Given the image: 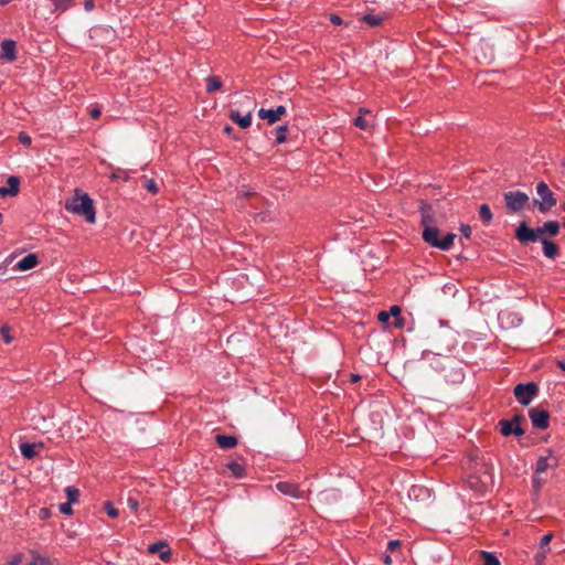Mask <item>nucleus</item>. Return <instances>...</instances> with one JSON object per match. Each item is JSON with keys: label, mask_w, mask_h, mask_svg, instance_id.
<instances>
[{"label": "nucleus", "mask_w": 565, "mask_h": 565, "mask_svg": "<svg viewBox=\"0 0 565 565\" xmlns=\"http://www.w3.org/2000/svg\"><path fill=\"white\" fill-rule=\"evenodd\" d=\"M141 181H142L141 186L143 189H146L148 192H150L151 194L154 195L159 192V184L154 179H147L143 177L141 179Z\"/></svg>", "instance_id": "obj_27"}, {"label": "nucleus", "mask_w": 565, "mask_h": 565, "mask_svg": "<svg viewBox=\"0 0 565 565\" xmlns=\"http://www.w3.org/2000/svg\"><path fill=\"white\" fill-rule=\"evenodd\" d=\"M232 130H233V128H232L231 126H225V127H224V132H225V134H231V132H232Z\"/></svg>", "instance_id": "obj_57"}, {"label": "nucleus", "mask_w": 565, "mask_h": 565, "mask_svg": "<svg viewBox=\"0 0 565 565\" xmlns=\"http://www.w3.org/2000/svg\"><path fill=\"white\" fill-rule=\"evenodd\" d=\"M536 193L541 198V200L535 199L534 204L537 205V210L541 213H546L556 205L557 200L545 182L542 181L537 183Z\"/></svg>", "instance_id": "obj_3"}, {"label": "nucleus", "mask_w": 565, "mask_h": 565, "mask_svg": "<svg viewBox=\"0 0 565 565\" xmlns=\"http://www.w3.org/2000/svg\"><path fill=\"white\" fill-rule=\"evenodd\" d=\"M104 509L110 518H117L119 515L118 510L114 507L110 501L105 502Z\"/></svg>", "instance_id": "obj_34"}, {"label": "nucleus", "mask_w": 565, "mask_h": 565, "mask_svg": "<svg viewBox=\"0 0 565 565\" xmlns=\"http://www.w3.org/2000/svg\"><path fill=\"white\" fill-rule=\"evenodd\" d=\"M540 236L539 227L531 228L527 226L526 222L520 223L515 230V237L523 244L534 243L540 238Z\"/></svg>", "instance_id": "obj_9"}, {"label": "nucleus", "mask_w": 565, "mask_h": 565, "mask_svg": "<svg viewBox=\"0 0 565 565\" xmlns=\"http://www.w3.org/2000/svg\"><path fill=\"white\" fill-rule=\"evenodd\" d=\"M401 312H402L401 308L396 305L392 306L388 311L390 316H393L394 318L401 316Z\"/></svg>", "instance_id": "obj_44"}, {"label": "nucleus", "mask_w": 565, "mask_h": 565, "mask_svg": "<svg viewBox=\"0 0 565 565\" xmlns=\"http://www.w3.org/2000/svg\"><path fill=\"white\" fill-rule=\"evenodd\" d=\"M479 216L484 225H489L491 223L493 215L488 204H482L480 206Z\"/></svg>", "instance_id": "obj_26"}, {"label": "nucleus", "mask_w": 565, "mask_h": 565, "mask_svg": "<svg viewBox=\"0 0 565 565\" xmlns=\"http://www.w3.org/2000/svg\"><path fill=\"white\" fill-rule=\"evenodd\" d=\"M288 125H281L275 129L276 143L280 145L287 140Z\"/></svg>", "instance_id": "obj_28"}, {"label": "nucleus", "mask_w": 565, "mask_h": 565, "mask_svg": "<svg viewBox=\"0 0 565 565\" xmlns=\"http://www.w3.org/2000/svg\"><path fill=\"white\" fill-rule=\"evenodd\" d=\"M439 234L440 231L436 226H426V228L423 230L422 237L424 242L431 247L440 250H449L454 245L456 234L447 233L443 238H439Z\"/></svg>", "instance_id": "obj_2"}, {"label": "nucleus", "mask_w": 565, "mask_h": 565, "mask_svg": "<svg viewBox=\"0 0 565 565\" xmlns=\"http://www.w3.org/2000/svg\"><path fill=\"white\" fill-rule=\"evenodd\" d=\"M419 212L422 215V226L426 228V226H434L435 218L431 205L428 203L422 202Z\"/></svg>", "instance_id": "obj_15"}, {"label": "nucleus", "mask_w": 565, "mask_h": 565, "mask_svg": "<svg viewBox=\"0 0 565 565\" xmlns=\"http://www.w3.org/2000/svg\"><path fill=\"white\" fill-rule=\"evenodd\" d=\"M556 364L561 370L565 371V360H558Z\"/></svg>", "instance_id": "obj_52"}, {"label": "nucleus", "mask_w": 565, "mask_h": 565, "mask_svg": "<svg viewBox=\"0 0 565 565\" xmlns=\"http://www.w3.org/2000/svg\"><path fill=\"white\" fill-rule=\"evenodd\" d=\"M409 494L414 495V497H419V495H423V494H429V491L428 489L424 488V487H420V486H413L412 489H411V492Z\"/></svg>", "instance_id": "obj_35"}, {"label": "nucleus", "mask_w": 565, "mask_h": 565, "mask_svg": "<svg viewBox=\"0 0 565 565\" xmlns=\"http://www.w3.org/2000/svg\"><path fill=\"white\" fill-rule=\"evenodd\" d=\"M21 454L26 459L34 458L38 452L35 451V445L30 443H23L20 446Z\"/></svg>", "instance_id": "obj_25"}, {"label": "nucleus", "mask_w": 565, "mask_h": 565, "mask_svg": "<svg viewBox=\"0 0 565 565\" xmlns=\"http://www.w3.org/2000/svg\"><path fill=\"white\" fill-rule=\"evenodd\" d=\"M545 452L548 454L550 457V468L556 469L559 466V458L554 455L551 448L545 449Z\"/></svg>", "instance_id": "obj_32"}, {"label": "nucleus", "mask_w": 565, "mask_h": 565, "mask_svg": "<svg viewBox=\"0 0 565 565\" xmlns=\"http://www.w3.org/2000/svg\"><path fill=\"white\" fill-rule=\"evenodd\" d=\"M286 111V107L282 105L277 106L275 109L260 108L258 110V117L267 120L269 125H273L279 121Z\"/></svg>", "instance_id": "obj_11"}, {"label": "nucleus", "mask_w": 565, "mask_h": 565, "mask_svg": "<svg viewBox=\"0 0 565 565\" xmlns=\"http://www.w3.org/2000/svg\"><path fill=\"white\" fill-rule=\"evenodd\" d=\"M469 486L476 491L483 492L490 483H492V467L484 465V472L482 477L471 476L469 478Z\"/></svg>", "instance_id": "obj_8"}, {"label": "nucleus", "mask_w": 565, "mask_h": 565, "mask_svg": "<svg viewBox=\"0 0 565 565\" xmlns=\"http://www.w3.org/2000/svg\"><path fill=\"white\" fill-rule=\"evenodd\" d=\"M354 126L363 130L369 127L367 121L362 116H358L354 119Z\"/></svg>", "instance_id": "obj_39"}, {"label": "nucleus", "mask_w": 565, "mask_h": 565, "mask_svg": "<svg viewBox=\"0 0 565 565\" xmlns=\"http://www.w3.org/2000/svg\"><path fill=\"white\" fill-rule=\"evenodd\" d=\"M53 12L63 13L75 6V0H51Z\"/></svg>", "instance_id": "obj_22"}, {"label": "nucleus", "mask_w": 565, "mask_h": 565, "mask_svg": "<svg viewBox=\"0 0 565 565\" xmlns=\"http://www.w3.org/2000/svg\"><path fill=\"white\" fill-rule=\"evenodd\" d=\"M40 512H41L42 518H47L49 516V510L47 509H45V508L41 509Z\"/></svg>", "instance_id": "obj_56"}, {"label": "nucleus", "mask_w": 565, "mask_h": 565, "mask_svg": "<svg viewBox=\"0 0 565 565\" xmlns=\"http://www.w3.org/2000/svg\"><path fill=\"white\" fill-rule=\"evenodd\" d=\"M9 331H10V329L8 326H2L0 328V333L2 334L3 341L6 343H10L12 341V338L10 337Z\"/></svg>", "instance_id": "obj_40"}, {"label": "nucleus", "mask_w": 565, "mask_h": 565, "mask_svg": "<svg viewBox=\"0 0 565 565\" xmlns=\"http://www.w3.org/2000/svg\"><path fill=\"white\" fill-rule=\"evenodd\" d=\"M564 167H565V161H564Z\"/></svg>", "instance_id": "obj_61"}, {"label": "nucleus", "mask_w": 565, "mask_h": 565, "mask_svg": "<svg viewBox=\"0 0 565 565\" xmlns=\"http://www.w3.org/2000/svg\"><path fill=\"white\" fill-rule=\"evenodd\" d=\"M28 565H35V563H33V562H32V563H30V564H28Z\"/></svg>", "instance_id": "obj_60"}, {"label": "nucleus", "mask_w": 565, "mask_h": 565, "mask_svg": "<svg viewBox=\"0 0 565 565\" xmlns=\"http://www.w3.org/2000/svg\"><path fill=\"white\" fill-rule=\"evenodd\" d=\"M275 488L280 493L295 498V499H302L305 498V492L300 490L299 484L290 481H279L275 484Z\"/></svg>", "instance_id": "obj_10"}, {"label": "nucleus", "mask_w": 565, "mask_h": 565, "mask_svg": "<svg viewBox=\"0 0 565 565\" xmlns=\"http://www.w3.org/2000/svg\"><path fill=\"white\" fill-rule=\"evenodd\" d=\"M148 551L153 554L158 553L160 559H162L163 562H168L171 558V551L168 547V545L163 542H157L149 545Z\"/></svg>", "instance_id": "obj_16"}, {"label": "nucleus", "mask_w": 565, "mask_h": 565, "mask_svg": "<svg viewBox=\"0 0 565 565\" xmlns=\"http://www.w3.org/2000/svg\"><path fill=\"white\" fill-rule=\"evenodd\" d=\"M100 109L98 107H94L89 110V116L93 118V119H98L100 117Z\"/></svg>", "instance_id": "obj_46"}, {"label": "nucleus", "mask_w": 565, "mask_h": 565, "mask_svg": "<svg viewBox=\"0 0 565 565\" xmlns=\"http://www.w3.org/2000/svg\"><path fill=\"white\" fill-rule=\"evenodd\" d=\"M540 235L548 234L556 236L559 232V224L556 221H547L543 226L539 227Z\"/></svg>", "instance_id": "obj_21"}, {"label": "nucleus", "mask_w": 565, "mask_h": 565, "mask_svg": "<svg viewBox=\"0 0 565 565\" xmlns=\"http://www.w3.org/2000/svg\"><path fill=\"white\" fill-rule=\"evenodd\" d=\"M110 179L111 180H117V179H124V180H127L128 179V174L125 170H116L111 173L110 175Z\"/></svg>", "instance_id": "obj_38"}, {"label": "nucleus", "mask_w": 565, "mask_h": 565, "mask_svg": "<svg viewBox=\"0 0 565 565\" xmlns=\"http://www.w3.org/2000/svg\"><path fill=\"white\" fill-rule=\"evenodd\" d=\"M504 201L510 213H518L525 207L529 195L522 191H509L504 193Z\"/></svg>", "instance_id": "obj_4"}, {"label": "nucleus", "mask_w": 565, "mask_h": 565, "mask_svg": "<svg viewBox=\"0 0 565 565\" xmlns=\"http://www.w3.org/2000/svg\"><path fill=\"white\" fill-rule=\"evenodd\" d=\"M383 561H384V563H385L386 565H390V564L392 563V557H391V555H385V556H384V558H383Z\"/></svg>", "instance_id": "obj_54"}, {"label": "nucleus", "mask_w": 565, "mask_h": 565, "mask_svg": "<svg viewBox=\"0 0 565 565\" xmlns=\"http://www.w3.org/2000/svg\"><path fill=\"white\" fill-rule=\"evenodd\" d=\"M363 21H365L371 26H377L382 23V18L374 14H365L363 17Z\"/></svg>", "instance_id": "obj_31"}, {"label": "nucleus", "mask_w": 565, "mask_h": 565, "mask_svg": "<svg viewBox=\"0 0 565 565\" xmlns=\"http://www.w3.org/2000/svg\"><path fill=\"white\" fill-rule=\"evenodd\" d=\"M481 557L483 559L482 565H500L499 558L489 552H482Z\"/></svg>", "instance_id": "obj_29"}, {"label": "nucleus", "mask_w": 565, "mask_h": 565, "mask_svg": "<svg viewBox=\"0 0 565 565\" xmlns=\"http://www.w3.org/2000/svg\"><path fill=\"white\" fill-rule=\"evenodd\" d=\"M361 380V376L359 374H351V382L355 383Z\"/></svg>", "instance_id": "obj_53"}, {"label": "nucleus", "mask_w": 565, "mask_h": 565, "mask_svg": "<svg viewBox=\"0 0 565 565\" xmlns=\"http://www.w3.org/2000/svg\"><path fill=\"white\" fill-rule=\"evenodd\" d=\"M521 420H523L522 415H516L511 420L501 419L499 422L500 433L503 436H510L512 434L518 437L523 436L524 429L520 426Z\"/></svg>", "instance_id": "obj_6"}, {"label": "nucleus", "mask_w": 565, "mask_h": 565, "mask_svg": "<svg viewBox=\"0 0 565 565\" xmlns=\"http://www.w3.org/2000/svg\"><path fill=\"white\" fill-rule=\"evenodd\" d=\"M516 401L523 405H529L532 399L539 394V386L534 382L526 384H518L513 390Z\"/></svg>", "instance_id": "obj_5"}, {"label": "nucleus", "mask_w": 565, "mask_h": 565, "mask_svg": "<svg viewBox=\"0 0 565 565\" xmlns=\"http://www.w3.org/2000/svg\"><path fill=\"white\" fill-rule=\"evenodd\" d=\"M2 221H3V215H2V213H0V224L2 223Z\"/></svg>", "instance_id": "obj_59"}, {"label": "nucleus", "mask_w": 565, "mask_h": 565, "mask_svg": "<svg viewBox=\"0 0 565 565\" xmlns=\"http://www.w3.org/2000/svg\"><path fill=\"white\" fill-rule=\"evenodd\" d=\"M22 561V554H15L11 561L8 563V565H19Z\"/></svg>", "instance_id": "obj_47"}, {"label": "nucleus", "mask_w": 565, "mask_h": 565, "mask_svg": "<svg viewBox=\"0 0 565 565\" xmlns=\"http://www.w3.org/2000/svg\"><path fill=\"white\" fill-rule=\"evenodd\" d=\"M402 547V542L399 540H392L387 543V551L390 553L399 552Z\"/></svg>", "instance_id": "obj_36"}, {"label": "nucleus", "mask_w": 565, "mask_h": 565, "mask_svg": "<svg viewBox=\"0 0 565 565\" xmlns=\"http://www.w3.org/2000/svg\"><path fill=\"white\" fill-rule=\"evenodd\" d=\"M460 232H461V234H462V236L465 238H470L471 233H472L471 227L469 225H466V224H462L460 226Z\"/></svg>", "instance_id": "obj_43"}, {"label": "nucleus", "mask_w": 565, "mask_h": 565, "mask_svg": "<svg viewBox=\"0 0 565 565\" xmlns=\"http://www.w3.org/2000/svg\"><path fill=\"white\" fill-rule=\"evenodd\" d=\"M226 468L231 471L232 476L241 479L246 476V468L244 462L232 460L226 463Z\"/></svg>", "instance_id": "obj_19"}, {"label": "nucleus", "mask_w": 565, "mask_h": 565, "mask_svg": "<svg viewBox=\"0 0 565 565\" xmlns=\"http://www.w3.org/2000/svg\"><path fill=\"white\" fill-rule=\"evenodd\" d=\"M60 511H61L63 514H66V515L72 514V513H73V510H72V503H70V502H65V503L60 504Z\"/></svg>", "instance_id": "obj_41"}, {"label": "nucleus", "mask_w": 565, "mask_h": 565, "mask_svg": "<svg viewBox=\"0 0 565 565\" xmlns=\"http://www.w3.org/2000/svg\"><path fill=\"white\" fill-rule=\"evenodd\" d=\"M127 505L129 507L130 510L137 512L139 508V501L137 498L129 495L127 499Z\"/></svg>", "instance_id": "obj_37"}, {"label": "nucleus", "mask_w": 565, "mask_h": 565, "mask_svg": "<svg viewBox=\"0 0 565 565\" xmlns=\"http://www.w3.org/2000/svg\"><path fill=\"white\" fill-rule=\"evenodd\" d=\"M552 539H553L552 533H547L541 539L540 548L543 551V553L541 555L542 558H544L545 548L548 547V544L551 543Z\"/></svg>", "instance_id": "obj_33"}, {"label": "nucleus", "mask_w": 565, "mask_h": 565, "mask_svg": "<svg viewBox=\"0 0 565 565\" xmlns=\"http://www.w3.org/2000/svg\"><path fill=\"white\" fill-rule=\"evenodd\" d=\"M8 186H0V198L15 196L20 191L19 177L11 175L7 180Z\"/></svg>", "instance_id": "obj_12"}, {"label": "nucleus", "mask_w": 565, "mask_h": 565, "mask_svg": "<svg viewBox=\"0 0 565 565\" xmlns=\"http://www.w3.org/2000/svg\"><path fill=\"white\" fill-rule=\"evenodd\" d=\"M253 195H254L253 192H249V191L244 192V196H246V198H249V196H253Z\"/></svg>", "instance_id": "obj_58"}, {"label": "nucleus", "mask_w": 565, "mask_h": 565, "mask_svg": "<svg viewBox=\"0 0 565 565\" xmlns=\"http://www.w3.org/2000/svg\"><path fill=\"white\" fill-rule=\"evenodd\" d=\"M542 244H543V253L547 258H554L555 256L558 255L559 247L556 243H554L553 241L543 238Z\"/></svg>", "instance_id": "obj_20"}, {"label": "nucleus", "mask_w": 565, "mask_h": 565, "mask_svg": "<svg viewBox=\"0 0 565 565\" xmlns=\"http://www.w3.org/2000/svg\"><path fill=\"white\" fill-rule=\"evenodd\" d=\"M65 210L74 215L83 217L87 223L93 224L96 221V209L94 201L86 192L76 189L74 195L66 200Z\"/></svg>", "instance_id": "obj_1"}, {"label": "nucleus", "mask_w": 565, "mask_h": 565, "mask_svg": "<svg viewBox=\"0 0 565 565\" xmlns=\"http://www.w3.org/2000/svg\"><path fill=\"white\" fill-rule=\"evenodd\" d=\"M529 417L532 426L536 429L545 430L550 426V413L541 407H533L529 411Z\"/></svg>", "instance_id": "obj_7"}, {"label": "nucleus", "mask_w": 565, "mask_h": 565, "mask_svg": "<svg viewBox=\"0 0 565 565\" xmlns=\"http://www.w3.org/2000/svg\"><path fill=\"white\" fill-rule=\"evenodd\" d=\"M390 313L388 311H381L377 316L379 321L381 322H387L390 320Z\"/></svg>", "instance_id": "obj_45"}, {"label": "nucleus", "mask_w": 565, "mask_h": 565, "mask_svg": "<svg viewBox=\"0 0 565 565\" xmlns=\"http://www.w3.org/2000/svg\"><path fill=\"white\" fill-rule=\"evenodd\" d=\"M67 502L74 503L78 500L79 491L77 488L70 486L65 489Z\"/></svg>", "instance_id": "obj_30"}, {"label": "nucleus", "mask_w": 565, "mask_h": 565, "mask_svg": "<svg viewBox=\"0 0 565 565\" xmlns=\"http://www.w3.org/2000/svg\"><path fill=\"white\" fill-rule=\"evenodd\" d=\"M84 8L86 11H92L95 8V1L94 0H85L84 1Z\"/></svg>", "instance_id": "obj_48"}, {"label": "nucleus", "mask_w": 565, "mask_h": 565, "mask_svg": "<svg viewBox=\"0 0 565 565\" xmlns=\"http://www.w3.org/2000/svg\"><path fill=\"white\" fill-rule=\"evenodd\" d=\"M330 22L334 25H341L342 24V19L337 15V14H331L330 17Z\"/></svg>", "instance_id": "obj_49"}, {"label": "nucleus", "mask_w": 565, "mask_h": 565, "mask_svg": "<svg viewBox=\"0 0 565 565\" xmlns=\"http://www.w3.org/2000/svg\"><path fill=\"white\" fill-rule=\"evenodd\" d=\"M403 324H404L403 318L401 316L395 317L394 326L397 328H401V327H403Z\"/></svg>", "instance_id": "obj_50"}, {"label": "nucleus", "mask_w": 565, "mask_h": 565, "mask_svg": "<svg viewBox=\"0 0 565 565\" xmlns=\"http://www.w3.org/2000/svg\"><path fill=\"white\" fill-rule=\"evenodd\" d=\"M215 443L220 448L223 449H232L238 444V439L235 436L232 435H216L215 436Z\"/></svg>", "instance_id": "obj_18"}, {"label": "nucleus", "mask_w": 565, "mask_h": 565, "mask_svg": "<svg viewBox=\"0 0 565 565\" xmlns=\"http://www.w3.org/2000/svg\"><path fill=\"white\" fill-rule=\"evenodd\" d=\"M533 484L536 489L541 488V481L539 480L537 476H535V473L533 475Z\"/></svg>", "instance_id": "obj_51"}, {"label": "nucleus", "mask_w": 565, "mask_h": 565, "mask_svg": "<svg viewBox=\"0 0 565 565\" xmlns=\"http://www.w3.org/2000/svg\"><path fill=\"white\" fill-rule=\"evenodd\" d=\"M39 265V257L35 254H28L21 260H19L15 265L18 270L24 271L34 268Z\"/></svg>", "instance_id": "obj_17"}, {"label": "nucleus", "mask_w": 565, "mask_h": 565, "mask_svg": "<svg viewBox=\"0 0 565 565\" xmlns=\"http://www.w3.org/2000/svg\"><path fill=\"white\" fill-rule=\"evenodd\" d=\"M222 88V81L220 77L210 75L206 78V92L209 94L215 93L216 90Z\"/></svg>", "instance_id": "obj_24"}, {"label": "nucleus", "mask_w": 565, "mask_h": 565, "mask_svg": "<svg viewBox=\"0 0 565 565\" xmlns=\"http://www.w3.org/2000/svg\"><path fill=\"white\" fill-rule=\"evenodd\" d=\"M230 119L237 124L241 128L246 129L252 125V110L247 111L246 115L242 116L238 110L230 111Z\"/></svg>", "instance_id": "obj_14"}, {"label": "nucleus", "mask_w": 565, "mask_h": 565, "mask_svg": "<svg viewBox=\"0 0 565 565\" xmlns=\"http://www.w3.org/2000/svg\"><path fill=\"white\" fill-rule=\"evenodd\" d=\"M550 468V457L548 454L545 456H540L536 460L535 465V476H539L541 473H544Z\"/></svg>", "instance_id": "obj_23"}, {"label": "nucleus", "mask_w": 565, "mask_h": 565, "mask_svg": "<svg viewBox=\"0 0 565 565\" xmlns=\"http://www.w3.org/2000/svg\"><path fill=\"white\" fill-rule=\"evenodd\" d=\"M1 58L9 62L17 60V44L13 40L1 42Z\"/></svg>", "instance_id": "obj_13"}, {"label": "nucleus", "mask_w": 565, "mask_h": 565, "mask_svg": "<svg viewBox=\"0 0 565 565\" xmlns=\"http://www.w3.org/2000/svg\"><path fill=\"white\" fill-rule=\"evenodd\" d=\"M19 141L24 146L31 145V137L26 132H20L19 134Z\"/></svg>", "instance_id": "obj_42"}, {"label": "nucleus", "mask_w": 565, "mask_h": 565, "mask_svg": "<svg viewBox=\"0 0 565 565\" xmlns=\"http://www.w3.org/2000/svg\"><path fill=\"white\" fill-rule=\"evenodd\" d=\"M244 98H245V100H246L248 104H250V105H255V103H256V102H255V99H254V98H252V97H249V96H245Z\"/></svg>", "instance_id": "obj_55"}]
</instances>
